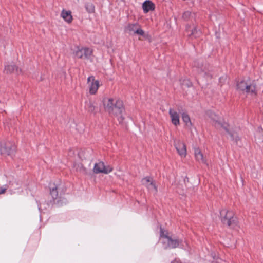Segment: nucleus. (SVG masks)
<instances>
[{
  "label": "nucleus",
  "instance_id": "12",
  "mask_svg": "<svg viewBox=\"0 0 263 263\" xmlns=\"http://www.w3.org/2000/svg\"><path fill=\"white\" fill-rule=\"evenodd\" d=\"M15 145H0V154L2 155H11L15 152Z\"/></svg>",
  "mask_w": 263,
  "mask_h": 263
},
{
  "label": "nucleus",
  "instance_id": "25",
  "mask_svg": "<svg viewBox=\"0 0 263 263\" xmlns=\"http://www.w3.org/2000/svg\"><path fill=\"white\" fill-rule=\"evenodd\" d=\"M7 189V187L6 186L1 187H0V195L4 194L6 192Z\"/></svg>",
  "mask_w": 263,
  "mask_h": 263
},
{
  "label": "nucleus",
  "instance_id": "7",
  "mask_svg": "<svg viewBox=\"0 0 263 263\" xmlns=\"http://www.w3.org/2000/svg\"><path fill=\"white\" fill-rule=\"evenodd\" d=\"M93 51L91 48L82 47L78 48L75 52L77 57L82 59L89 60L92 55Z\"/></svg>",
  "mask_w": 263,
  "mask_h": 263
},
{
  "label": "nucleus",
  "instance_id": "13",
  "mask_svg": "<svg viewBox=\"0 0 263 263\" xmlns=\"http://www.w3.org/2000/svg\"><path fill=\"white\" fill-rule=\"evenodd\" d=\"M169 115L171 117V122L175 126H178L180 124L179 114L174 109L170 108Z\"/></svg>",
  "mask_w": 263,
  "mask_h": 263
},
{
  "label": "nucleus",
  "instance_id": "4",
  "mask_svg": "<svg viewBox=\"0 0 263 263\" xmlns=\"http://www.w3.org/2000/svg\"><path fill=\"white\" fill-rule=\"evenodd\" d=\"M208 116L211 120V122L215 127L217 128H222L227 133L231 135L232 138L234 139L233 135L229 132L228 125L226 123H223L221 118L213 112L209 111L208 112Z\"/></svg>",
  "mask_w": 263,
  "mask_h": 263
},
{
  "label": "nucleus",
  "instance_id": "19",
  "mask_svg": "<svg viewBox=\"0 0 263 263\" xmlns=\"http://www.w3.org/2000/svg\"><path fill=\"white\" fill-rule=\"evenodd\" d=\"M198 72L201 76L206 78H211L212 77L210 70L205 66L204 68H199L198 69Z\"/></svg>",
  "mask_w": 263,
  "mask_h": 263
},
{
  "label": "nucleus",
  "instance_id": "5",
  "mask_svg": "<svg viewBox=\"0 0 263 263\" xmlns=\"http://www.w3.org/2000/svg\"><path fill=\"white\" fill-rule=\"evenodd\" d=\"M220 214L221 221L224 224L230 227L236 224L235 218L234 217V213L232 211L224 209L221 210Z\"/></svg>",
  "mask_w": 263,
  "mask_h": 263
},
{
  "label": "nucleus",
  "instance_id": "6",
  "mask_svg": "<svg viewBox=\"0 0 263 263\" xmlns=\"http://www.w3.org/2000/svg\"><path fill=\"white\" fill-rule=\"evenodd\" d=\"M112 170L113 167L111 165H105L104 162L100 161L95 163L93 172L95 174L103 173L108 174L111 172Z\"/></svg>",
  "mask_w": 263,
  "mask_h": 263
},
{
  "label": "nucleus",
  "instance_id": "16",
  "mask_svg": "<svg viewBox=\"0 0 263 263\" xmlns=\"http://www.w3.org/2000/svg\"><path fill=\"white\" fill-rule=\"evenodd\" d=\"M142 8L145 13L150 11L154 10L155 8V4L150 1H146L142 4Z\"/></svg>",
  "mask_w": 263,
  "mask_h": 263
},
{
  "label": "nucleus",
  "instance_id": "15",
  "mask_svg": "<svg viewBox=\"0 0 263 263\" xmlns=\"http://www.w3.org/2000/svg\"><path fill=\"white\" fill-rule=\"evenodd\" d=\"M4 72L7 74H10L12 73L18 74L20 72H21V70H19L15 65L9 64L5 66Z\"/></svg>",
  "mask_w": 263,
  "mask_h": 263
},
{
  "label": "nucleus",
  "instance_id": "3",
  "mask_svg": "<svg viewBox=\"0 0 263 263\" xmlns=\"http://www.w3.org/2000/svg\"><path fill=\"white\" fill-rule=\"evenodd\" d=\"M237 89L240 91L245 92L247 95L252 97L255 96L257 93L256 88L254 83L241 81L237 85Z\"/></svg>",
  "mask_w": 263,
  "mask_h": 263
},
{
  "label": "nucleus",
  "instance_id": "11",
  "mask_svg": "<svg viewBox=\"0 0 263 263\" xmlns=\"http://www.w3.org/2000/svg\"><path fill=\"white\" fill-rule=\"evenodd\" d=\"M87 81L89 84V92L91 95L95 94L99 87V82L98 80H95L94 77L90 76L87 79Z\"/></svg>",
  "mask_w": 263,
  "mask_h": 263
},
{
  "label": "nucleus",
  "instance_id": "2",
  "mask_svg": "<svg viewBox=\"0 0 263 263\" xmlns=\"http://www.w3.org/2000/svg\"><path fill=\"white\" fill-rule=\"evenodd\" d=\"M160 237L162 239V243L165 248H175L178 247H184L182 241L178 239H173L169 235L167 231L160 229Z\"/></svg>",
  "mask_w": 263,
  "mask_h": 263
},
{
  "label": "nucleus",
  "instance_id": "26",
  "mask_svg": "<svg viewBox=\"0 0 263 263\" xmlns=\"http://www.w3.org/2000/svg\"><path fill=\"white\" fill-rule=\"evenodd\" d=\"M226 80V77H221L220 79H219V81H220V82H222V81H225Z\"/></svg>",
  "mask_w": 263,
  "mask_h": 263
},
{
  "label": "nucleus",
  "instance_id": "1",
  "mask_svg": "<svg viewBox=\"0 0 263 263\" xmlns=\"http://www.w3.org/2000/svg\"><path fill=\"white\" fill-rule=\"evenodd\" d=\"M103 104L106 111L116 117L120 123L123 122L125 109L121 100L117 98L105 97L103 99Z\"/></svg>",
  "mask_w": 263,
  "mask_h": 263
},
{
  "label": "nucleus",
  "instance_id": "10",
  "mask_svg": "<svg viewBox=\"0 0 263 263\" xmlns=\"http://www.w3.org/2000/svg\"><path fill=\"white\" fill-rule=\"evenodd\" d=\"M142 184L145 186L149 191L156 193L157 189L153 179L149 177H146L141 180Z\"/></svg>",
  "mask_w": 263,
  "mask_h": 263
},
{
  "label": "nucleus",
  "instance_id": "20",
  "mask_svg": "<svg viewBox=\"0 0 263 263\" xmlns=\"http://www.w3.org/2000/svg\"><path fill=\"white\" fill-rule=\"evenodd\" d=\"M96 107L94 103L90 101H86L85 105V109L88 112L92 113L95 110Z\"/></svg>",
  "mask_w": 263,
  "mask_h": 263
},
{
  "label": "nucleus",
  "instance_id": "21",
  "mask_svg": "<svg viewBox=\"0 0 263 263\" xmlns=\"http://www.w3.org/2000/svg\"><path fill=\"white\" fill-rule=\"evenodd\" d=\"M182 119L187 127H191L192 126L190 118L187 113L183 112L182 114Z\"/></svg>",
  "mask_w": 263,
  "mask_h": 263
},
{
  "label": "nucleus",
  "instance_id": "23",
  "mask_svg": "<svg viewBox=\"0 0 263 263\" xmlns=\"http://www.w3.org/2000/svg\"><path fill=\"white\" fill-rule=\"evenodd\" d=\"M194 15V14H192L191 12L187 11L184 12L183 14L182 18L185 20H187L191 17H193Z\"/></svg>",
  "mask_w": 263,
  "mask_h": 263
},
{
  "label": "nucleus",
  "instance_id": "18",
  "mask_svg": "<svg viewBox=\"0 0 263 263\" xmlns=\"http://www.w3.org/2000/svg\"><path fill=\"white\" fill-rule=\"evenodd\" d=\"M186 29L187 31L190 32L189 35L191 37L197 38L199 36V35L201 33L200 32L197 31L195 26H193L192 28L191 26H187Z\"/></svg>",
  "mask_w": 263,
  "mask_h": 263
},
{
  "label": "nucleus",
  "instance_id": "8",
  "mask_svg": "<svg viewBox=\"0 0 263 263\" xmlns=\"http://www.w3.org/2000/svg\"><path fill=\"white\" fill-rule=\"evenodd\" d=\"M125 31L130 34H138L144 35V32L140 28V25L138 23L128 24L125 28Z\"/></svg>",
  "mask_w": 263,
  "mask_h": 263
},
{
  "label": "nucleus",
  "instance_id": "14",
  "mask_svg": "<svg viewBox=\"0 0 263 263\" xmlns=\"http://www.w3.org/2000/svg\"><path fill=\"white\" fill-rule=\"evenodd\" d=\"M194 156L196 160L200 163L206 164V161L199 148H194Z\"/></svg>",
  "mask_w": 263,
  "mask_h": 263
},
{
  "label": "nucleus",
  "instance_id": "17",
  "mask_svg": "<svg viewBox=\"0 0 263 263\" xmlns=\"http://www.w3.org/2000/svg\"><path fill=\"white\" fill-rule=\"evenodd\" d=\"M61 16L67 23H71L73 20L70 11L63 9L61 12Z\"/></svg>",
  "mask_w": 263,
  "mask_h": 263
},
{
  "label": "nucleus",
  "instance_id": "9",
  "mask_svg": "<svg viewBox=\"0 0 263 263\" xmlns=\"http://www.w3.org/2000/svg\"><path fill=\"white\" fill-rule=\"evenodd\" d=\"M174 146L179 155L182 158H185L186 156V147L185 143L180 140H174Z\"/></svg>",
  "mask_w": 263,
  "mask_h": 263
},
{
  "label": "nucleus",
  "instance_id": "24",
  "mask_svg": "<svg viewBox=\"0 0 263 263\" xmlns=\"http://www.w3.org/2000/svg\"><path fill=\"white\" fill-rule=\"evenodd\" d=\"M50 194L53 199H56L58 197V193L56 187L50 190Z\"/></svg>",
  "mask_w": 263,
  "mask_h": 263
},
{
  "label": "nucleus",
  "instance_id": "22",
  "mask_svg": "<svg viewBox=\"0 0 263 263\" xmlns=\"http://www.w3.org/2000/svg\"><path fill=\"white\" fill-rule=\"evenodd\" d=\"M85 7L88 12L93 13L95 12V6L92 3H87Z\"/></svg>",
  "mask_w": 263,
  "mask_h": 263
}]
</instances>
